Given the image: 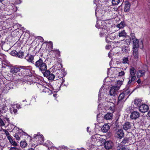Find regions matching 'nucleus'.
Wrapping results in <instances>:
<instances>
[{"mask_svg":"<svg viewBox=\"0 0 150 150\" xmlns=\"http://www.w3.org/2000/svg\"><path fill=\"white\" fill-rule=\"evenodd\" d=\"M10 111L12 114H16L17 113V110L14 106H12L10 109Z\"/></svg>","mask_w":150,"mask_h":150,"instance_id":"obj_26","label":"nucleus"},{"mask_svg":"<svg viewBox=\"0 0 150 150\" xmlns=\"http://www.w3.org/2000/svg\"><path fill=\"white\" fill-rule=\"evenodd\" d=\"M123 93H125V94L126 95L130 94V91L128 90H127L125 91Z\"/></svg>","mask_w":150,"mask_h":150,"instance_id":"obj_46","label":"nucleus"},{"mask_svg":"<svg viewBox=\"0 0 150 150\" xmlns=\"http://www.w3.org/2000/svg\"><path fill=\"white\" fill-rule=\"evenodd\" d=\"M129 71L130 75L128 78L129 81L127 83L129 86L133 84V82L136 78V76H135L136 73L135 69L133 67H131Z\"/></svg>","mask_w":150,"mask_h":150,"instance_id":"obj_3","label":"nucleus"},{"mask_svg":"<svg viewBox=\"0 0 150 150\" xmlns=\"http://www.w3.org/2000/svg\"><path fill=\"white\" fill-rule=\"evenodd\" d=\"M5 0H0V2L2 4H4L3 3L4 2V1Z\"/></svg>","mask_w":150,"mask_h":150,"instance_id":"obj_52","label":"nucleus"},{"mask_svg":"<svg viewBox=\"0 0 150 150\" xmlns=\"http://www.w3.org/2000/svg\"><path fill=\"white\" fill-rule=\"evenodd\" d=\"M132 37H135L134 34L133 33H132L130 35Z\"/></svg>","mask_w":150,"mask_h":150,"instance_id":"obj_51","label":"nucleus"},{"mask_svg":"<svg viewBox=\"0 0 150 150\" xmlns=\"http://www.w3.org/2000/svg\"><path fill=\"white\" fill-rule=\"evenodd\" d=\"M125 5L124 7V11L125 12H128L129 10L130 7V3L128 1H125Z\"/></svg>","mask_w":150,"mask_h":150,"instance_id":"obj_19","label":"nucleus"},{"mask_svg":"<svg viewBox=\"0 0 150 150\" xmlns=\"http://www.w3.org/2000/svg\"><path fill=\"white\" fill-rule=\"evenodd\" d=\"M100 135L98 134H96L92 136L91 138L92 142L95 143H98L101 141L102 138H100Z\"/></svg>","mask_w":150,"mask_h":150,"instance_id":"obj_8","label":"nucleus"},{"mask_svg":"<svg viewBox=\"0 0 150 150\" xmlns=\"http://www.w3.org/2000/svg\"><path fill=\"white\" fill-rule=\"evenodd\" d=\"M24 56V52L21 51H20L17 52V54L16 57L20 58H22Z\"/></svg>","mask_w":150,"mask_h":150,"instance_id":"obj_29","label":"nucleus"},{"mask_svg":"<svg viewBox=\"0 0 150 150\" xmlns=\"http://www.w3.org/2000/svg\"><path fill=\"white\" fill-rule=\"evenodd\" d=\"M122 63L125 64H129V60L128 57H124L122 59Z\"/></svg>","mask_w":150,"mask_h":150,"instance_id":"obj_30","label":"nucleus"},{"mask_svg":"<svg viewBox=\"0 0 150 150\" xmlns=\"http://www.w3.org/2000/svg\"><path fill=\"white\" fill-rule=\"evenodd\" d=\"M146 71L144 70H139L137 73V77L139 78L144 76Z\"/></svg>","mask_w":150,"mask_h":150,"instance_id":"obj_18","label":"nucleus"},{"mask_svg":"<svg viewBox=\"0 0 150 150\" xmlns=\"http://www.w3.org/2000/svg\"><path fill=\"white\" fill-rule=\"evenodd\" d=\"M132 40L133 43V49L138 48L139 45L140 46L142 45V47H143V42L142 40H141L139 44V41L135 37L132 38ZM141 47V46H140Z\"/></svg>","mask_w":150,"mask_h":150,"instance_id":"obj_4","label":"nucleus"},{"mask_svg":"<svg viewBox=\"0 0 150 150\" xmlns=\"http://www.w3.org/2000/svg\"><path fill=\"white\" fill-rule=\"evenodd\" d=\"M102 22L101 21H97L96 25V27L98 29L100 28L102 29L101 31H100V37H102L106 33L107 30L105 28H103V26L101 24Z\"/></svg>","mask_w":150,"mask_h":150,"instance_id":"obj_5","label":"nucleus"},{"mask_svg":"<svg viewBox=\"0 0 150 150\" xmlns=\"http://www.w3.org/2000/svg\"><path fill=\"white\" fill-rule=\"evenodd\" d=\"M131 41V39L130 37H126L125 40V43L127 45H129L130 44Z\"/></svg>","mask_w":150,"mask_h":150,"instance_id":"obj_32","label":"nucleus"},{"mask_svg":"<svg viewBox=\"0 0 150 150\" xmlns=\"http://www.w3.org/2000/svg\"><path fill=\"white\" fill-rule=\"evenodd\" d=\"M34 137L36 139H38V140L40 141V142L43 141L44 140V138L43 135L40 134H35Z\"/></svg>","mask_w":150,"mask_h":150,"instance_id":"obj_16","label":"nucleus"},{"mask_svg":"<svg viewBox=\"0 0 150 150\" xmlns=\"http://www.w3.org/2000/svg\"><path fill=\"white\" fill-rule=\"evenodd\" d=\"M26 67L20 66V71L18 73V75L21 76L23 77L24 79L23 80H20V82L23 84H24L25 83L28 84L32 80V75L31 74H29L30 72V71L26 69Z\"/></svg>","mask_w":150,"mask_h":150,"instance_id":"obj_1","label":"nucleus"},{"mask_svg":"<svg viewBox=\"0 0 150 150\" xmlns=\"http://www.w3.org/2000/svg\"><path fill=\"white\" fill-rule=\"evenodd\" d=\"M140 86L138 85L136 86L135 88H140Z\"/></svg>","mask_w":150,"mask_h":150,"instance_id":"obj_55","label":"nucleus"},{"mask_svg":"<svg viewBox=\"0 0 150 150\" xmlns=\"http://www.w3.org/2000/svg\"><path fill=\"white\" fill-rule=\"evenodd\" d=\"M9 150H19L18 148L14 146V147H11L10 148Z\"/></svg>","mask_w":150,"mask_h":150,"instance_id":"obj_44","label":"nucleus"},{"mask_svg":"<svg viewBox=\"0 0 150 150\" xmlns=\"http://www.w3.org/2000/svg\"><path fill=\"white\" fill-rule=\"evenodd\" d=\"M89 128V127H87V131L88 132V129Z\"/></svg>","mask_w":150,"mask_h":150,"instance_id":"obj_63","label":"nucleus"},{"mask_svg":"<svg viewBox=\"0 0 150 150\" xmlns=\"http://www.w3.org/2000/svg\"><path fill=\"white\" fill-rule=\"evenodd\" d=\"M3 132H5V134L8 139L9 137L11 138V137L10 136V134H9V132L7 131L6 129H3Z\"/></svg>","mask_w":150,"mask_h":150,"instance_id":"obj_36","label":"nucleus"},{"mask_svg":"<svg viewBox=\"0 0 150 150\" xmlns=\"http://www.w3.org/2000/svg\"><path fill=\"white\" fill-rule=\"evenodd\" d=\"M55 73H54V74ZM57 76H55L54 74L50 73L48 76V79L49 80L52 81L53 80L54 78H56L55 80H57L58 78H59V76H58V77H57Z\"/></svg>","mask_w":150,"mask_h":150,"instance_id":"obj_20","label":"nucleus"},{"mask_svg":"<svg viewBox=\"0 0 150 150\" xmlns=\"http://www.w3.org/2000/svg\"><path fill=\"white\" fill-rule=\"evenodd\" d=\"M25 59L29 62L34 64V56L30 54H28L25 57Z\"/></svg>","mask_w":150,"mask_h":150,"instance_id":"obj_14","label":"nucleus"},{"mask_svg":"<svg viewBox=\"0 0 150 150\" xmlns=\"http://www.w3.org/2000/svg\"><path fill=\"white\" fill-rule=\"evenodd\" d=\"M126 33L125 30H123L122 31H120L119 33L118 36L119 38L122 37L123 38L126 37Z\"/></svg>","mask_w":150,"mask_h":150,"instance_id":"obj_25","label":"nucleus"},{"mask_svg":"<svg viewBox=\"0 0 150 150\" xmlns=\"http://www.w3.org/2000/svg\"><path fill=\"white\" fill-rule=\"evenodd\" d=\"M110 129V127L108 124L104 125L102 127V131L103 132H107Z\"/></svg>","mask_w":150,"mask_h":150,"instance_id":"obj_21","label":"nucleus"},{"mask_svg":"<svg viewBox=\"0 0 150 150\" xmlns=\"http://www.w3.org/2000/svg\"><path fill=\"white\" fill-rule=\"evenodd\" d=\"M20 145L22 148H25L27 146V144L26 141H22L20 143Z\"/></svg>","mask_w":150,"mask_h":150,"instance_id":"obj_31","label":"nucleus"},{"mask_svg":"<svg viewBox=\"0 0 150 150\" xmlns=\"http://www.w3.org/2000/svg\"><path fill=\"white\" fill-rule=\"evenodd\" d=\"M105 13V10L102 8L97 7L96 9L95 15L96 17H101L103 16Z\"/></svg>","mask_w":150,"mask_h":150,"instance_id":"obj_6","label":"nucleus"},{"mask_svg":"<svg viewBox=\"0 0 150 150\" xmlns=\"http://www.w3.org/2000/svg\"><path fill=\"white\" fill-rule=\"evenodd\" d=\"M122 150H129V149L128 148H126L125 147H124Z\"/></svg>","mask_w":150,"mask_h":150,"instance_id":"obj_54","label":"nucleus"},{"mask_svg":"<svg viewBox=\"0 0 150 150\" xmlns=\"http://www.w3.org/2000/svg\"><path fill=\"white\" fill-rule=\"evenodd\" d=\"M124 147L122 144H119L117 147V150H122Z\"/></svg>","mask_w":150,"mask_h":150,"instance_id":"obj_42","label":"nucleus"},{"mask_svg":"<svg viewBox=\"0 0 150 150\" xmlns=\"http://www.w3.org/2000/svg\"><path fill=\"white\" fill-rule=\"evenodd\" d=\"M149 109V106L145 104H142L139 106V109L142 113H145L148 111Z\"/></svg>","mask_w":150,"mask_h":150,"instance_id":"obj_9","label":"nucleus"},{"mask_svg":"<svg viewBox=\"0 0 150 150\" xmlns=\"http://www.w3.org/2000/svg\"><path fill=\"white\" fill-rule=\"evenodd\" d=\"M98 0H93V2L94 4H97V1Z\"/></svg>","mask_w":150,"mask_h":150,"instance_id":"obj_50","label":"nucleus"},{"mask_svg":"<svg viewBox=\"0 0 150 150\" xmlns=\"http://www.w3.org/2000/svg\"><path fill=\"white\" fill-rule=\"evenodd\" d=\"M56 96H57V95L55 94H54L53 95V96L54 97H56Z\"/></svg>","mask_w":150,"mask_h":150,"instance_id":"obj_62","label":"nucleus"},{"mask_svg":"<svg viewBox=\"0 0 150 150\" xmlns=\"http://www.w3.org/2000/svg\"><path fill=\"white\" fill-rule=\"evenodd\" d=\"M111 52H109L108 54V56L109 57H111Z\"/></svg>","mask_w":150,"mask_h":150,"instance_id":"obj_49","label":"nucleus"},{"mask_svg":"<svg viewBox=\"0 0 150 150\" xmlns=\"http://www.w3.org/2000/svg\"><path fill=\"white\" fill-rule=\"evenodd\" d=\"M128 139L127 138H125L122 142V143L123 144L125 145L127 143H128Z\"/></svg>","mask_w":150,"mask_h":150,"instance_id":"obj_39","label":"nucleus"},{"mask_svg":"<svg viewBox=\"0 0 150 150\" xmlns=\"http://www.w3.org/2000/svg\"><path fill=\"white\" fill-rule=\"evenodd\" d=\"M124 23L122 22H121L120 24L117 25V27L119 28H121L124 27Z\"/></svg>","mask_w":150,"mask_h":150,"instance_id":"obj_40","label":"nucleus"},{"mask_svg":"<svg viewBox=\"0 0 150 150\" xmlns=\"http://www.w3.org/2000/svg\"><path fill=\"white\" fill-rule=\"evenodd\" d=\"M148 115L150 117V111H149L148 113Z\"/></svg>","mask_w":150,"mask_h":150,"instance_id":"obj_56","label":"nucleus"},{"mask_svg":"<svg viewBox=\"0 0 150 150\" xmlns=\"http://www.w3.org/2000/svg\"><path fill=\"white\" fill-rule=\"evenodd\" d=\"M119 89V86H112L110 90V94L111 96L116 97L117 96V91Z\"/></svg>","mask_w":150,"mask_h":150,"instance_id":"obj_7","label":"nucleus"},{"mask_svg":"<svg viewBox=\"0 0 150 150\" xmlns=\"http://www.w3.org/2000/svg\"><path fill=\"white\" fill-rule=\"evenodd\" d=\"M17 52L15 50H12L10 53V54L13 56H17Z\"/></svg>","mask_w":150,"mask_h":150,"instance_id":"obj_41","label":"nucleus"},{"mask_svg":"<svg viewBox=\"0 0 150 150\" xmlns=\"http://www.w3.org/2000/svg\"><path fill=\"white\" fill-rule=\"evenodd\" d=\"M14 137H15L16 140H19L20 139V137L17 134H16L14 135Z\"/></svg>","mask_w":150,"mask_h":150,"instance_id":"obj_43","label":"nucleus"},{"mask_svg":"<svg viewBox=\"0 0 150 150\" xmlns=\"http://www.w3.org/2000/svg\"><path fill=\"white\" fill-rule=\"evenodd\" d=\"M113 146V143L111 141H107L104 143L105 147L108 150L111 149Z\"/></svg>","mask_w":150,"mask_h":150,"instance_id":"obj_12","label":"nucleus"},{"mask_svg":"<svg viewBox=\"0 0 150 150\" xmlns=\"http://www.w3.org/2000/svg\"><path fill=\"white\" fill-rule=\"evenodd\" d=\"M9 85L8 84L6 85V88H9Z\"/></svg>","mask_w":150,"mask_h":150,"instance_id":"obj_57","label":"nucleus"},{"mask_svg":"<svg viewBox=\"0 0 150 150\" xmlns=\"http://www.w3.org/2000/svg\"><path fill=\"white\" fill-rule=\"evenodd\" d=\"M125 93H120L118 98V104L124 98L125 96Z\"/></svg>","mask_w":150,"mask_h":150,"instance_id":"obj_27","label":"nucleus"},{"mask_svg":"<svg viewBox=\"0 0 150 150\" xmlns=\"http://www.w3.org/2000/svg\"><path fill=\"white\" fill-rule=\"evenodd\" d=\"M133 55L134 59L137 61L139 60V57L138 53V48L133 49Z\"/></svg>","mask_w":150,"mask_h":150,"instance_id":"obj_11","label":"nucleus"},{"mask_svg":"<svg viewBox=\"0 0 150 150\" xmlns=\"http://www.w3.org/2000/svg\"><path fill=\"white\" fill-rule=\"evenodd\" d=\"M124 133L122 129H119L117 130L115 132V136L121 139L124 137Z\"/></svg>","mask_w":150,"mask_h":150,"instance_id":"obj_10","label":"nucleus"},{"mask_svg":"<svg viewBox=\"0 0 150 150\" xmlns=\"http://www.w3.org/2000/svg\"><path fill=\"white\" fill-rule=\"evenodd\" d=\"M112 116L113 115L112 113H108L105 115L104 118L106 120H110L112 118Z\"/></svg>","mask_w":150,"mask_h":150,"instance_id":"obj_23","label":"nucleus"},{"mask_svg":"<svg viewBox=\"0 0 150 150\" xmlns=\"http://www.w3.org/2000/svg\"><path fill=\"white\" fill-rule=\"evenodd\" d=\"M42 73H44V75L45 76L47 77L50 74V72L49 71L46 70L44 71H43Z\"/></svg>","mask_w":150,"mask_h":150,"instance_id":"obj_37","label":"nucleus"},{"mask_svg":"<svg viewBox=\"0 0 150 150\" xmlns=\"http://www.w3.org/2000/svg\"><path fill=\"white\" fill-rule=\"evenodd\" d=\"M5 118L6 119V120L8 122H9L10 120L9 118Z\"/></svg>","mask_w":150,"mask_h":150,"instance_id":"obj_53","label":"nucleus"},{"mask_svg":"<svg viewBox=\"0 0 150 150\" xmlns=\"http://www.w3.org/2000/svg\"><path fill=\"white\" fill-rule=\"evenodd\" d=\"M108 47H109L108 45H106V46H105V48L106 49H108Z\"/></svg>","mask_w":150,"mask_h":150,"instance_id":"obj_60","label":"nucleus"},{"mask_svg":"<svg viewBox=\"0 0 150 150\" xmlns=\"http://www.w3.org/2000/svg\"><path fill=\"white\" fill-rule=\"evenodd\" d=\"M35 66L39 70L42 72L47 69V66L45 62L42 59L40 58L35 62Z\"/></svg>","mask_w":150,"mask_h":150,"instance_id":"obj_2","label":"nucleus"},{"mask_svg":"<svg viewBox=\"0 0 150 150\" xmlns=\"http://www.w3.org/2000/svg\"><path fill=\"white\" fill-rule=\"evenodd\" d=\"M2 47H4L5 51H8L10 49V47L8 43L5 44L4 45L3 44Z\"/></svg>","mask_w":150,"mask_h":150,"instance_id":"obj_34","label":"nucleus"},{"mask_svg":"<svg viewBox=\"0 0 150 150\" xmlns=\"http://www.w3.org/2000/svg\"><path fill=\"white\" fill-rule=\"evenodd\" d=\"M20 107V105H16V108H18Z\"/></svg>","mask_w":150,"mask_h":150,"instance_id":"obj_58","label":"nucleus"},{"mask_svg":"<svg viewBox=\"0 0 150 150\" xmlns=\"http://www.w3.org/2000/svg\"><path fill=\"white\" fill-rule=\"evenodd\" d=\"M28 150H34V149L32 148H31L29 149Z\"/></svg>","mask_w":150,"mask_h":150,"instance_id":"obj_61","label":"nucleus"},{"mask_svg":"<svg viewBox=\"0 0 150 150\" xmlns=\"http://www.w3.org/2000/svg\"><path fill=\"white\" fill-rule=\"evenodd\" d=\"M125 74V73L124 71H121V72L119 73L118 76H122L124 75Z\"/></svg>","mask_w":150,"mask_h":150,"instance_id":"obj_45","label":"nucleus"},{"mask_svg":"<svg viewBox=\"0 0 150 150\" xmlns=\"http://www.w3.org/2000/svg\"><path fill=\"white\" fill-rule=\"evenodd\" d=\"M20 66L17 67L16 66L12 67H10V72L13 74L16 73L20 71Z\"/></svg>","mask_w":150,"mask_h":150,"instance_id":"obj_13","label":"nucleus"},{"mask_svg":"<svg viewBox=\"0 0 150 150\" xmlns=\"http://www.w3.org/2000/svg\"><path fill=\"white\" fill-rule=\"evenodd\" d=\"M5 121L4 120H2L0 118V126H4L5 125Z\"/></svg>","mask_w":150,"mask_h":150,"instance_id":"obj_38","label":"nucleus"},{"mask_svg":"<svg viewBox=\"0 0 150 150\" xmlns=\"http://www.w3.org/2000/svg\"><path fill=\"white\" fill-rule=\"evenodd\" d=\"M117 83L118 84H119L120 85V86H119V87H120V85L122 84V81H119L117 82Z\"/></svg>","mask_w":150,"mask_h":150,"instance_id":"obj_47","label":"nucleus"},{"mask_svg":"<svg viewBox=\"0 0 150 150\" xmlns=\"http://www.w3.org/2000/svg\"><path fill=\"white\" fill-rule=\"evenodd\" d=\"M142 102V100L141 99H137L134 100V102L135 105V107H137L139 106H140L143 103Z\"/></svg>","mask_w":150,"mask_h":150,"instance_id":"obj_17","label":"nucleus"},{"mask_svg":"<svg viewBox=\"0 0 150 150\" xmlns=\"http://www.w3.org/2000/svg\"><path fill=\"white\" fill-rule=\"evenodd\" d=\"M129 48L128 46H127L122 48V50L123 52L127 53L129 51Z\"/></svg>","mask_w":150,"mask_h":150,"instance_id":"obj_28","label":"nucleus"},{"mask_svg":"<svg viewBox=\"0 0 150 150\" xmlns=\"http://www.w3.org/2000/svg\"><path fill=\"white\" fill-rule=\"evenodd\" d=\"M137 82L138 84H139L141 83V81L140 79H139L137 81Z\"/></svg>","mask_w":150,"mask_h":150,"instance_id":"obj_48","label":"nucleus"},{"mask_svg":"<svg viewBox=\"0 0 150 150\" xmlns=\"http://www.w3.org/2000/svg\"><path fill=\"white\" fill-rule=\"evenodd\" d=\"M52 51L54 53V54L57 56H59L60 55V52L59 50L57 49L54 50H52Z\"/></svg>","mask_w":150,"mask_h":150,"instance_id":"obj_35","label":"nucleus"},{"mask_svg":"<svg viewBox=\"0 0 150 150\" xmlns=\"http://www.w3.org/2000/svg\"><path fill=\"white\" fill-rule=\"evenodd\" d=\"M112 37H115V38L116 36H115V35H114V36H113Z\"/></svg>","mask_w":150,"mask_h":150,"instance_id":"obj_64","label":"nucleus"},{"mask_svg":"<svg viewBox=\"0 0 150 150\" xmlns=\"http://www.w3.org/2000/svg\"><path fill=\"white\" fill-rule=\"evenodd\" d=\"M8 140L10 143L14 146H17L18 144L17 143L14 141H13L12 139V138H8Z\"/></svg>","mask_w":150,"mask_h":150,"instance_id":"obj_24","label":"nucleus"},{"mask_svg":"<svg viewBox=\"0 0 150 150\" xmlns=\"http://www.w3.org/2000/svg\"><path fill=\"white\" fill-rule=\"evenodd\" d=\"M122 0H112V2L113 5H117L122 1Z\"/></svg>","mask_w":150,"mask_h":150,"instance_id":"obj_33","label":"nucleus"},{"mask_svg":"<svg viewBox=\"0 0 150 150\" xmlns=\"http://www.w3.org/2000/svg\"><path fill=\"white\" fill-rule=\"evenodd\" d=\"M50 42V45H51V47H52H52H53L52 43V42Z\"/></svg>","mask_w":150,"mask_h":150,"instance_id":"obj_59","label":"nucleus"},{"mask_svg":"<svg viewBox=\"0 0 150 150\" xmlns=\"http://www.w3.org/2000/svg\"><path fill=\"white\" fill-rule=\"evenodd\" d=\"M131 125L130 123L129 122H126L123 125V128L125 130L130 129Z\"/></svg>","mask_w":150,"mask_h":150,"instance_id":"obj_22","label":"nucleus"},{"mask_svg":"<svg viewBox=\"0 0 150 150\" xmlns=\"http://www.w3.org/2000/svg\"><path fill=\"white\" fill-rule=\"evenodd\" d=\"M139 115L140 114L139 112L134 111L131 113L130 118L132 119H136L139 117Z\"/></svg>","mask_w":150,"mask_h":150,"instance_id":"obj_15","label":"nucleus"}]
</instances>
